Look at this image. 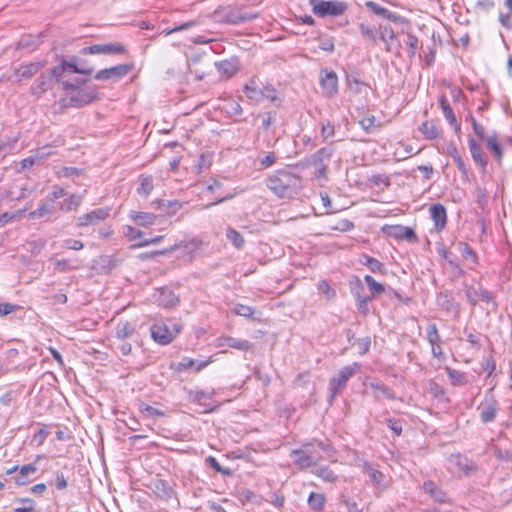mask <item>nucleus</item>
Listing matches in <instances>:
<instances>
[{"instance_id": "9b49d317", "label": "nucleus", "mask_w": 512, "mask_h": 512, "mask_svg": "<svg viewBox=\"0 0 512 512\" xmlns=\"http://www.w3.org/2000/svg\"><path fill=\"white\" fill-rule=\"evenodd\" d=\"M424 338L431 346V353L433 357L443 360L444 354L441 347V337L435 323L429 322L426 325Z\"/></svg>"}, {"instance_id": "20e7f679", "label": "nucleus", "mask_w": 512, "mask_h": 512, "mask_svg": "<svg viewBox=\"0 0 512 512\" xmlns=\"http://www.w3.org/2000/svg\"><path fill=\"white\" fill-rule=\"evenodd\" d=\"M312 10L318 17L340 16L347 10V4L340 1L310 0Z\"/></svg>"}, {"instance_id": "3c124183", "label": "nucleus", "mask_w": 512, "mask_h": 512, "mask_svg": "<svg viewBox=\"0 0 512 512\" xmlns=\"http://www.w3.org/2000/svg\"><path fill=\"white\" fill-rule=\"evenodd\" d=\"M54 207L53 204H46L43 203L39 206L38 209L31 211L28 214L29 219H40L44 217L47 214H50L53 211Z\"/></svg>"}, {"instance_id": "f03ea898", "label": "nucleus", "mask_w": 512, "mask_h": 512, "mask_svg": "<svg viewBox=\"0 0 512 512\" xmlns=\"http://www.w3.org/2000/svg\"><path fill=\"white\" fill-rule=\"evenodd\" d=\"M441 25V22L437 18L427 13H425L423 16H418V29L421 30L423 35L429 38V41L425 46L424 41H421L422 52L425 65L427 67L434 63L436 49L442 45L440 34L438 32V29L441 27Z\"/></svg>"}, {"instance_id": "0e129e2a", "label": "nucleus", "mask_w": 512, "mask_h": 512, "mask_svg": "<svg viewBox=\"0 0 512 512\" xmlns=\"http://www.w3.org/2000/svg\"><path fill=\"white\" fill-rule=\"evenodd\" d=\"M65 72V67L61 62L59 65L53 67L48 75L52 77V81H56L57 83L61 84V81H64L62 77Z\"/></svg>"}, {"instance_id": "13d9d810", "label": "nucleus", "mask_w": 512, "mask_h": 512, "mask_svg": "<svg viewBox=\"0 0 512 512\" xmlns=\"http://www.w3.org/2000/svg\"><path fill=\"white\" fill-rule=\"evenodd\" d=\"M452 459L453 462L464 471H471L473 469V463L461 454L452 455Z\"/></svg>"}, {"instance_id": "c756f323", "label": "nucleus", "mask_w": 512, "mask_h": 512, "mask_svg": "<svg viewBox=\"0 0 512 512\" xmlns=\"http://www.w3.org/2000/svg\"><path fill=\"white\" fill-rule=\"evenodd\" d=\"M370 387L372 388L374 396L377 400L395 398L393 391L381 382H373L370 384Z\"/></svg>"}, {"instance_id": "4c0bfd02", "label": "nucleus", "mask_w": 512, "mask_h": 512, "mask_svg": "<svg viewBox=\"0 0 512 512\" xmlns=\"http://www.w3.org/2000/svg\"><path fill=\"white\" fill-rule=\"evenodd\" d=\"M485 141L487 143L488 148L492 151L496 160L500 162L503 157V151L497 139V135L494 133L493 135L487 137Z\"/></svg>"}, {"instance_id": "1a4fd4ad", "label": "nucleus", "mask_w": 512, "mask_h": 512, "mask_svg": "<svg viewBox=\"0 0 512 512\" xmlns=\"http://www.w3.org/2000/svg\"><path fill=\"white\" fill-rule=\"evenodd\" d=\"M110 211L111 209L108 207L95 209L77 217L76 225L80 228L98 225L109 217Z\"/></svg>"}, {"instance_id": "79ce46f5", "label": "nucleus", "mask_w": 512, "mask_h": 512, "mask_svg": "<svg viewBox=\"0 0 512 512\" xmlns=\"http://www.w3.org/2000/svg\"><path fill=\"white\" fill-rule=\"evenodd\" d=\"M139 411L145 418H159L166 416L164 411L143 402L139 405Z\"/></svg>"}, {"instance_id": "ddd939ff", "label": "nucleus", "mask_w": 512, "mask_h": 512, "mask_svg": "<svg viewBox=\"0 0 512 512\" xmlns=\"http://www.w3.org/2000/svg\"><path fill=\"white\" fill-rule=\"evenodd\" d=\"M125 52V47L121 43H107V44H95L87 46L81 49L80 53L86 54H122Z\"/></svg>"}, {"instance_id": "2eb2a0df", "label": "nucleus", "mask_w": 512, "mask_h": 512, "mask_svg": "<svg viewBox=\"0 0 512 512\" xmlns=\"http://www.w3.org/2000/svg\"><path fill=\"white\" fill-rule=\"evenodd\" d=\"M46 65V60H39L35 62L21 64L18 68L14 70L16 80L20 82L23 79H30L35 74H37L41 69H43Z\"/></svg>"}, {"instance_id": "72a5a7b5", "label": "nucleus", "mask_w": 512, "mask_h": 512, "mask_svg": "<svg viewBox=\"0 0 512 512\" xmlns=\"http://www.w3.org/2000/svg\"><path fill=\"white\" fill-rule=\"evenodd\" d=\"M82 203V195L70 194L60 203L59 209L63 212L76 210Z\"/></svg>"}, {"instance_id": "cd10ccee", "label": "nucleus", "mask_w": 512, "mask_h": 512, "mask_svg": "<svg viewBox=\"0 0 512 512\" xmlns=\"http://www.w3.org/2000/svg\"><path fill=\"white\" fill-rule=\"evenodd\" d=\"M157 301H158V304L162 307L172 308L178 304L179 299L174 294L173 291H171L170 289L163 288L159 292Z\"/></svg>"}, {"instance_id": "bb28decb", "label": "nucleus", "mask_w": 512, "mask_h": 512, "mask_svg": "<svg viewBox=\"0 0 512 512\" xmlns=\"http://www.w3.org/2000/svg\"><path fill=\"white\" fill-rule=\"evenodd\" d=\"M129 217L139 226L153 225L157 219L155 214L141 211H131Z\"/></svg>"}, {"instance_id": "774afa93", "label": "nucleus", "mask_w": 512, "mask_h": 512, "mask_svg": "<svg viewBox=\"0 0 512 512\" xmlns=\"http://www.w3.org/2000/svg\"><path fill=\"white\" fill-rule=\"evenodd\" d=\"M426 390L436 398L444 394L443 388L433 380L427 382Z\"/></svg>"}, {"instance_id": "aec40b11", "label": "nucleus", "mask_w": 512, "mask_h": 512, "mask_svg": "<svg viewBox=\"0 0 512 512\" xmlns=\"http://www.w3.org/2000/svg\"><path fill=\"white\" fill-rule=\"evenodd\" d=\"M52 77L46 73H41L30 87V92L36 97H40L46 91L52 88Z\"/></svg>"}, {"instance_id": "4be33fe9", "label": "nucleus", "mask_w": 512, "mask_h": 512, "mask_svg": "<svg viewBox=\"0 0 512 512\" xmlns=\"http://www.w3.org/2000/svg\"><path fill=\"white\" fill-rule=\"evenodd\" d=\"M36 461L27 465H23L17 475L14 476V482L17 486H24L28 484L31 479L30 475H33L37 471Z\"/></svg>"}, {"instance_id": "9d476101", "label": "nucleus", "mask_w": 512, "mask_h": 512, "mask_svg": "<svg viewBox=\"0 0 512 512\" xmlns=\"http://www.w3.org/2000/svg\"><path fill=\"white\" fill-rule=\"evenodd\" d=\"M152 339L161 345H167L175 338V332H171V328L166 321L155 322L150 327Z\"/></svg>"}, {"instance_id": "bf43d9fd", "label": "nucleus", "mask_w": 512, "mask_h": 512, "mask_svg": "<svg viewBox=\"0 0 512 512\" xmlns=\"http://www.w3.org/2000/svg\"><path fill=\"white\" fill-rule=\"evenodd\" d=\"M364 259V264L370 269L371 272L383 273L384 265L379 260L370 256H364Z\"/></svg>"}, {"instance_id": "5701e85b", "label": "nucleus", "mask_w": 512, "mask_h": 512, "mask_svg": "<svg viewBox=\"0 0 512 512\" xmlns=\"http://www.w3.org/2000/svg\"><path fill=\"white\" fill-rule=\"evenodd\" d=\"M468 146L471 153V156L476 163L477 166H479L482 170H485L487 166V159L484 156V153L480 147V145L475 141L474 138L470 137L468 139Z\"/></svg>"}, {"instance_id": "423d86ee", "label": "nucleus", "mask_w": 512, "mask_h": 512, "mask_svg": "<svg viewBox=\"0 0 512 512\" xmlns=\"http://www.w3.org/2000/svg\"><path fill=\"white\" fill-rule=\"evenodd\" d=\"M303 448L309 447V455L312 457V461L317 465L319 461L333 457L334 448L330 441H321L313 439L309 442L304 443Z\"/></svg>"}, {"instance_id": "5fc2aeb1", "label": "nucleus", "mask_w": 512, "mask_h": 512, "mask_svg": "<svg viewBox=\"0 0 512 512\" xmlns=\"http://www.w3.org/2000/svg\"><path fill=\"white\" fill-rule=\"evenodd\" d=\"M202 17H198L196 19H193V20H189L187 22H184L178 26H175L174 28L170 29L167 34H172V33H176V32H180V31H183V30H187L189 28H192V27H195L197 25H200L202 23Z\"/></svg>"}, {"instance_id": "6ab92c4d", "label": "nucleus", "mask_w": 512, "mask_h": 512, "mask_svg": "<svg viewBox=\"0 0 512 512\" xmlns=\"http://www.w3.org/2000/svg\"><path fill=\"white\" fill-rule=\"evenodd\" d=\"M157 498L167 501L172 498L174 491L167 481L162 479H154L149 486Z\"/></svg>"}, {"instance_id": "c85d7f7f", "label": "nucleus", "mask_w": 512, "mask_h": 512, "mask_svg": "<svg viewBox=\"0 0 512 512\" xmlns=\"http://www.w3.org/2000/svg\"><path fill=\"white\" fill-rule=\"evenodd\" d=\"M79 60L77 57L73 56L69 60H62V63L65 67L66 72L69 73H78L84 75H91L94 71L93 68H82L79 66Z\"/></svg>"}, {"instance_id": "338daca9", "label": "nucleus", "mask_w": 512, "mask_h": 512, "mask_svg": "<svg viewBox=\"0 0 512 512\" xmlns=\"http://www.w3.org/2000/svg\"><path fill=\"white\" fill-rule=\"evenodd\" d=\"M360 31L363 37L370 40L372 43H375L377 41V32L372 27H369L365 24L360 25Z\"/></svg>"}, {"instance_id": "7ed1b4c3", "label": "nucleus", "mask_w": 512, "mask_h": 512, "mask_svg": "<svg viewBox=\"0 0 512 512\" xmlns=\"http://www.w3.org/2000/svg\"><path fill=\"white\" fill-rule=\"evenodd\" d=\"M358 368V363L344 366L330 379L329 392L331 400L346 387L347 382L356 374Z\"/></svg>"}, {"instance_id": "09e8293b", "label": "nucleus", "mask_w": 512, "mask_h": 512, "mask_svg": "<svg viewBox=\"0 0 512 512\" xmlns=\"http://www.w3.org/2000/svg\"><path fill=\"white\" fill-rule=\"evenodd\" d=\"M449 155L452 157L454 163L456 164L458 170L463 174L467 175L468 171L465 165L464 160L462 159L461 155L459 154L457 148L455 146L449 147Z\"/></svg>"}, {"instance_id": "e433bc0d", "label": "nucleus", "mask_w": 512, "mask_h": 512, "mask_svg": "<svg viewBox=\"0 0 512 512\" xmlns=\"http://www.w3.org/2000/svg\"><path fill=\"white\" fill-rule=\"evenodd\" d=\"M438 304L446 311H457L458 305L454 301L451 293L441 292L438 296Z\"/></svg>"}, {"instance_id": "0eeeda50", "label": "nucleus", "mask_w": 512, "mask_h": 512, "mask_svg": "<svg viewBox=\"0 0 512 512\" xmlns=\"http://www.w3.org/2000/svg\"><path fill=\"white\" fill-rule=\"evenodd\" d=\"M214 14L219 16L222 22L233 25L251 21L257 17L256 14L247 13L240 9L231 8L216 10Z\"/></svg>"}, {"instance_id": "f8f14e48", "label": "nucleus", "mask_w": 512, "mask_h": 512, "mask_svg": "<svg viewBox=\"0 0 512 512\" xmlns=\"http://www.w3.org/2000/svg\"><path fill=\"white\" fill-rule=\"evenodd\" d=\"M320 86L325 97L332 98L338 93V76L333 70H322Z\"/></svg>"}, {"instance_id": "412c9836", "label": "nucleus", "mask_w": 512, "mask_h": 512, "mask_svg": "<svg viewBox=\"0 0 512 512\" xmlns=\"http://www.w3.org/2000/svg\"><path fill=\"white\" fill-rule=\"evenodd\" d=\"M136 325L130 321H120L115 328L116 340H129L137 336Z\"/></svg>"}, {"instance_id": "a878e982", "label": "nucleus", "mask_w": 512, "mask_h": 512, "mask_svg": "<svg viewBox=\"0 0 512 512\" xmlns=\"http://www.w3.org/2000/svg\"><path fill=\"white\" fill-rule=\"evenodd\" d=\"M332 153V148L323 147L308 158V164L314 167L325 165L324 162L331 158Z\"/></svg>"}, {"instance_id": "8fccbe9b", "label": "nucleus", "mask_w": 512, "mask_h": 512, "mask_svg": "<svg viewBox=\"0 0 512 512\" xmlns=\"http://www.w3.org/2000/svg\"><path fill=\"white\" fill-rule=\"evenodd\" d=\"M390 234L397 238H412L415 236V232L412 228L403 227L400 225L390 227Z\"/></svg>"}, {"instance_id": "de8ad7c7", "label": "nucleus", "mask_w": 512, "mask_h": 512, "mask_svg": "<svg viewBox=\"0 0 512 512\" xmlns=\"http://www.w3.org/2000/svg\"><path fill=\"white\" fill-rule=\"evenodd\" d=\"M15 502L21 503L22 506L14 508L12 512H36L35 501L31 498H16Z\"/></svg>"}, {"instance_id": "f704fd0d", "label": "nucleus", "mask_w": 512, "mask_h": 512, "mask_svg": "<svg viewBox=\"0 0 512 512\" xmlns=\"http://www.w3.org/2000/svg\"><path fill=\"white\" fill-rule=\"evenodd\" d=\"M365 6L372 11L374 14L381 16L383 18H386L388 20L397 21L398 16L390 12L388 9L380 6L379 4L373 2V1H367L365 3Z\"/></svg>"}, {"instance_id": "39448f33", "label": "nucleus", "mask_w": 512, "mask_h": 512, "mask_svg": "<svg viewBox=\"0 0 512 512\" xmlns=\"http://www.w3.org/2000/svg\"><path fill=\"white\" fill-rule=\"evenodd\" d=\"M99 99V93L95 85L86 86L76 90V92L68 98L67 105L73 108L84 107Z\"/></svg>"}, {"instance_id": "7c9ffc66", "label": "nucleus", "mask_w": 512, "mask_h": 512, "mask_svg": "<svg viewBox=\"0 0 512 512\" xmlns=\"http://www.w3.org/2000/svg\"><path fill=\"white\" fill-rule=\"evenodd\" d=\"M81 266V261L78 259H56L54 260V268L55 270L66 273L71 270L79 269Z\"/></svg>"}, {"instance_id": "58836bf2", "label": "nucleus", "mask_w": 512, "mask_h": 512, "mask_svg": "<svg viewBox=\"0 0 512 512\" xmlns=\"http://www.w3.org/2000/svg\"><path fill=\"white\" fill-rule=\"evenodd\" d=\"M479 300L485 302L487 304L488 312H496L498 305L495 301V296L489 290L480 288L479 289Z\"/></svg>"}, {"instance_id": "6e6d98bb", "label": "nucleus", "mask_w": 512, "mask_h": 512, "mask_svg": "<svg viewBox=\"0 0 512 512\" xmlns=\"http://www.w3.org/2000/svg\"><path fill=\"white\" fill-rule=\"evenodd\" d=\"M364 280H365L366 284L368 285L369 289L371 290L373 296L376 294H381L385 291L384 285L376 282L372 276L366 275L364 277Z\"/></svg>"}, {"instance_id": "052dcab7", "label": "nucleus", "mask_w": 512, "mask_h": 512, "mask_svg": "<svg viewBox=\"0 0 512 512\" xmlns=\"http://www.w3.org/2000/svg\"><path fill=\"white\" fill-rule=\"evenodd\" d=\"M206 463L211 467L213 468L215 471L223 474V475H226V476H230L232 475V471L229 469V468H223L219 462L217 461V459L213 456H209L206 458Z\"/></svg>"}, {"instance_id": "37998d69", "label": "nucleus", "mask_w": 512, "mask_h": 512, "mask_svg": "<svg viewBox=\"0 0 512 512\" xmlns=\"http://www.w3.org/2000/svg\"><path fill=\"white\" fill-rule=\"evenodd\" d=\"M120 260L113 255H106L100 257L101 270L109 273L111 270L119 265Z\"/></svg>"}, {"instance_id": "49530a36", "label": "nucleus", "mask_w": 512, "mask_h": 512, "mask_svg": "<svg viewBox=\"0 0 512 512\" xmlns=\"http://www.w3.org/2000/svg\"><path fill=\"white\" fill-rule=\"evenodd\" d=\"M456 248L463 258L471 259L473 263L477 262V255L475 251L467 243L458 242Z\"/></svg>"}, {"instance_id": "b1692460", "label": "nucleus", "mask_w": 512, "mask_h": 512, "mask_svg": "<svg viewBox=\"0 0 512 512\" xmlns=\"http://www.w3.org/2000/svg\"><path fill=\"white\" fill-rule=\"evenodd\" d=\"M424 492L434 501L444 503L447 501L446 493L440 489L433 481H425L423 484Z\"/></svg>"}, {"instance_id": "603ef678", "label": "nucleus", "mask_w": 512, "mask_h": 512, "mask_svg": "<svg viewBox=\"0 0 512 512\" xmlns=\"http://www.w3.org/2000/svg\"><path fill=\"white\" fill-rule=\"evenodd\" d=\"M153 190V177L152 176H141L140 187L138 193L148 196Z\"/></svg>"}, {"instance_id": "ea45409f", "label": "nucleus", "mask_w": 512, "mask_h": 512, "mask_svg": "<svg viewBox=\"0 0 512 512\" xmlns=\"http://www.w3.org/2000/svg\"><path fill=\"white\" fill-rule=\"evenodd\" d=\"M225 344L230 348H234L241 351H248L253 347V344L250 343L248 340L237 339L234 337L225 338Z\"/></svg>"}, {"instance_id": "393cba45", "label": "nucleus", "mask_w": 512, "mask_h": 512, "mask_svg": "<svg viewBox=\"0 0 512 512\" xmlns=\"http://www.w3.org/2000/svg\"><path fill=\"white\" fill-rule=\"evenodd\" d=\"M440 105L446 120L453 127L454 132L459 136L461 134V125L457 122L456 116L444 96L440 99Z\"/></svg>"}, {"instance_id": "a18cd8bd", "label": "nucleus", "mask_w": 512, "mask_h": 512, "mask_svg": "<svg viewBox=\"0 0 512 512\" xmlns=\"http://www.w3.org/2000/svg\"><path fill=\"white\" fill-rule=\"evenodd\" d=\"M364 472L369 476L370 481L375 485H380L384 475L381 471L375 469L372 465L365 463Z\"/></svg>"}, {"instance_id": "4d7b16f0", "label": "nucleus", "mask_w": 512, "mask_h": 512, "mask_svg": "<svg viewBox=\"0 0 512 512\" xmlns=\"http://www.w3.org/2000/svg\"><path fill=\"white\" fill-rule=\"evenodd\" d=\"M87 82L86 79L75 78L73 80L61 81V86L66 91H76L81 88L83 84Z\"/></svg>"}, {"instance_id": "69168bd1", "label": "nucleus", "mask_w": 512, "mask_h": 512, "mask_svg": "<svg viewBox=\"0 0 512 512\" xmlns=\"http://www.w3.org/2000/svg\"><path fill=\"white\" fill-rule=\"evenodd\" d=\"M233 312L236 315L243 316V317H246V318H251L253 316V314H254V309L252 307H250V306H247V305L237 304L233 308Z\"/></svg>"}, {"instance_id": "f3484780", "label": "nucleus", "mask_w": 512, "mask_h": 512, "mask_svg": "<svg viewBox=\"0 0 512 512\" xmlns=\"http://www.w3.org/2000/svg\"><path fill=\"white\" fill-rule=\"evenodd\" d=\"M309 447L306 449L303 446L299 449H294L290 453V457L293 460V463L298 466L300 469H306L310 467H316L315 462L312 461L311 455H309Z\"/></svg>"}, {"instance_id": "2f4dec72", "label": "nucleus", "mask_w": 512, "mask_h": 512, "mask_svg": "<svg viewBox=\"0 0 512 512\" xmlns=\"http://www.w3.org/2000/svg\"><path fill=\"white\" fill-rule=\"evenodd\" d=\"M307 503L312 511L322 512L325 507L326 498L322 493L311 492L308 496Z\"/></svg>"}, {"instance_id": "4468645a", "label": "nucleus", "mask_w": 512, "mask_h": 512, "mask_svg": "<svg viewBox=\"0 0 512 512\" xmlns=\"http://www.w3.org/2000/svg\"><path fill=\"white\" fill-rule=\"evenodd\" d=\"M427 207L429 218L433 221L436 231H442L447 222V213L445 207L440 203H433L422 207Z\"/></svg>"}, {"instance_id": "680f3d73", "label": "nucleus", "mask_w": 512, "mask_h": 512, "mask_svg": "<svg viewBox=\"0 0 512 512\" xmlns=\"http://www.w3.org/2000/svg\"><path fill=\"white\" fill-rule=\"evenodd\" d=\"M335 126L330 121H321V136L324 140L334 137Z\"/></svg>"}, {"instance_id": "a19ab883", "label": "nucleus", "mask_w": 512, "mask_h": 512, "mask_svg": "<svg viewBox=\"0 0 512 512\" xmlns=\"http://www.w3.org/2000/svg\"><path fill=\"white\" fill-rule=\"evenodd\" d=\"M445 371H446L452 385L461 386V385H465L467 383L465 373L455 370L450 367H446Z\"/></svg>"}, {"instance_id": "a211bd4d", "label": "nucleus", "mask_w": 512, "mask_h": 512, "mask_svg": "<svg viewBox=\"0 0 512 512\" xmlns=\"http://www.w3.org/2000/svg\"><path fill=\"white\" fill-rule=\"evenodd\" d=\"M215 67L220 75L228 79L238 72L240 63L237 57H231L229 59L215 62Z\"/></svg>"}, {"instance_id": "f257e3e1", "label": "nucleus", "mask_w": 512, "mask_h": 512, "mask_svg": "<svg viewBox=\"0 0 512 512\" xmlns=\"http://www.w3.org/2000/svg\"><path fill=\"white\" fill-rule=\"evenodd\" d=\"M266 186L279 198H294L302 189V179L288 170H277L265 180Z\"/></svg>"}, {"instance_id": "dca6fc26", "label": "nucleus", "mask_w": 512, "mask_h": 512, "mask_svg": "<svg viewBox=\"0 0 512 512\" xmlns=\"http://www.w3.org/2000/svg\"><path fill=\"white\" fill-rule=\"evenodd\" d=\"M498 408V402L493 396L486 397L484 402L478 407L481 421L483 423L492 422L496 417Z\"/></svg>"}, {"instance_id": "c03bdc74", "label": "nucleus", "mask_w": 512, "mask_h": 512, "mask_svg": "<svg viewBox=\"0 0 512 512\" xmlns=\"http://www.w3.org/2000/svg\"><path fill=\"white\" fill-rule=\"evenodd\" d=\"M226 238L234 245L235 248L241 249L244 246L245 240L243 236L234 228L229 227L226 230Z\"/></svg>"}, {"instance_id": "c9c22d12", "label": "nucleus", "mask_w": 512, "mask_h": 512, "mask_svg": "<svg viewBox=\"0 0 512 512\" xmlns=\"http://www.w3.org/2000/svg\"><path fill=\"white\" fill-rule=\"evenodd\" d=\"M244 93L248 99L256 103L263 99L262 89L257 87L255 81L251 80L250 83L244 87Z\"/></svg>"}, {"instance_id": "864d4df0", "label": "nucleus", "mask_w": 512, "mask_h": 512, "mask_svg": "<svg viewBox=\"0 0 512 512\" xmlns=\"http://www.w3.org/2000/svg\"><path fill=\"white\" fill-rule=\"evenodd\" d=\"M420 131L428 139H436L439 136V130L433 122H424L420 128Z\"/></svg>"}, {"instance_id": "e2e57ef3", "label": "nucleus", "mask_w": 512, "mask_h": 512, "mask_svg": "<svg viewBox=\"0 0 512 512\" xmlns=\"http://www.w3.org/2000/svg\"><path fill=\"white\" fill-rule=\"evenodd\" d=\"M369 181L373 185L381 187V188H386V187H388L390 185L389 177L387 175H385V174L373 175V176H371Z\"/></svg>"}, {"instance_id": "6e6552de", "label": "nucleus", "mask_w": 512, "mask_h": 512, "mask_svg": "<svg viewBox=\"0 0 512 512\" xmlns=\"http://www.w3.org/2000/svg\"><path fill=\"white\" fill-rule=\"evenodd\" d=\"M133 69L132 64L124 63L110 68L99 70L94 78L99 81H118L128 75Z\"/></svg>"}, {"instance_id": "473e14b6", "label": "nucleus", "mask_w": 512, "mask_h": 512, "mask_svg": "<svg viewBox=\"0 0 512 512\" xmlns=\"http://www.w3.org/2000/svg\"><path fill=\"white\" fill-rule=\"evenodd\" d=\"M312 473L327 483H334L338 480V475L326 465L316 466Z\"/></svg>"}]
</instances>
